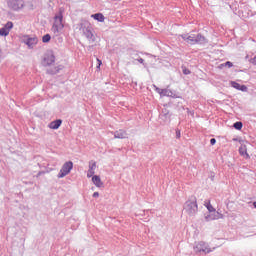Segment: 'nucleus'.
Masks as SVG:
<instances>
[{
  "label": "nucleus",
  "mask_w": 256,
  "mask_h": 256,
  "mask_svg": "<svg viewBox=\"0 0 256 256\" xmlns=\"http://www.w3.org/2000/svg\"><path fill=\"white\" fill-rule=\"evenodd\" d=\"M63 29H65V24H63V9H60L59 13L54 17L51 31L54 35H61Z\"/></svg>",
  "instance_id": "f257e3e1"
},
{
  "label": "nucleus",
  "mask_w": 256,
  "mask_h": 256,
  "mask_svg": "<svg viewBox=\"0 0 256 256\" xmlns=\"http://www.w3.org/2000/svg\"><path fill=\"white\" fill-rule=\"evenodd\" d=\"M194 250L196 253H202L203 255H207L209 253H212V251H215V248H211L207 242H199L194 247Z\"/></svg>",
  "instance_id": "f03ea898"
},
{
  "label": "nucleus",
  "mask_w": 256,
  "mask_h": 256,
  "mask_svg": "<svg viewBox=\"0 0 256 256\" xmlns=\"http://www.w3.org/2000/svg\"><path fill=\"white\" fill-rule=\"evenodd\" d=\"M185 211L190 216L197 214V211H199V208L197 206V201L194 200V201L186 202Z\"/></svg>",
  "instance_id": "7ed1b4c3"
},
{
  "label": "nucleus",
  "mask_w": 256,
  "mask_h": 256,
  "mask_svg": "<svg viewBox=\"0 0 256 256\" xmlns=\"http://www.w3.org/2000/svg\"><path fill=\"white\" fill-rule=\"evenodd\" d=\"M73 169V162L68 161L66 163H64V165L62 166L58 177L61 179L63 177H66V175H69L71 173V170Z\"/></svg>",
  "instance_id": "20e7f679"
},
{
  "label": "nucleus",
  "mask_w": 256,
  "mask_h": 256,
  "mask_svg": "<svg viewBox=\"0 0 256 256\" xmlns=\"http://www.w3.org/2000/svg\"><path fill=\"white\" fill-rule=\"evenodd\" d=\"M182 39H184V41H187L188 43H192L194 45V43H203V41H205V37L201 36V35H181Z\"/></svg>",
  "instance_id": "39448f33"
},
{
  "label": "nucleus",
  "mask_w": 256,
  "mask_h": 256,
  "mask_svg": "<svg viewBox=\"0 0 256 256\" xmlns=\"http://www.w3.org/2000/svg\"><path fill=\"white\" fill-rule=\"evenodd\" d=\"M80 30L83 31L87 39H95L93 32L91 31V24L89 22H83L81 24Z\"/></svg>",
  "instance_id": "423d86ee"
},
{
  "label": "nucleus",
  "mask_w": 256,
  "mask_h": 256,
  "mask_svg": "<svg viewBox=\"0 0 256 256\" xmlns=\"http://www.w3.org/2000/svg\"><path fill=\"white\" fill-rule=\"evenodd\" d=\"M204 206L206 209H208L209 213H215L214 217L212 219L217 220V219H223V214L216 212L215 208L213 205H211V200H206L204 202Z\"/></svg>",
  "instance_id": "0eeeda50"
},
{
  "label": "nucleus",
  "mask_w": 256,
  "mask_h": 256,
  "mask_svg": "<svg viewBox=\"0 0 256 256\" xmlns=\"http://www.w3.org/2000/svg\"><path fill=\"white\" fill-rule=\"evenodd\" d=\"M38 42H39V40L37 39V37L25 36L23 38V43H25V45H27L30 48H33L35 45H37Z\"/></svg>",
  "instance_id": "6e6552de"
},
{
  "label": "nucleus",
  "mask_w": 256,
  "mask_h": 256,
  "mask_svg": "<svg viewBox=\"0 0 256 256\" xmlns=\"http://www.w3.org/2000/svg\"><path fill=\"white\" fill-rule=\"evenodd\" d=\"M11 29H13V22H8L3 28L0 29V36L7 37Z\"/></svg>",
  "instance_id": "1a4fd4ad"
},
{
  "label": "nucleus",
  "mask_w": 256,
  "mask_h": 256,
  "mask_svg": "<svg viewBox=\"0 0 256 256\" xmlns=\"http://www.w3.org/2000/svg\"><path fill=\"white\" fill-rule=\"evenodd\" d=\"M10 7L14 11H19V9H23V0H10Z\"/></svg>",
  "instance_id": "9d476101"
},
{
  "label": "nucleus",
  "mask_w": 256,
  "mask_h": 256,
  "mask_svg": "<svg viewBox=\"0 0 256 256\" xmlns=\"http://www.w3.org/2000/svg\"><path fill=\"white\" fill-rule=\"evenodd\" d=\"M95 169H97V162L92 160L89 162V169L87 173L88 178H91L95 175Z\"/></svg>",
  "instance_id": "9b49d317"
},
{
  "label": "nucleus",
  "mask_w": 256,
  "mask_h": 256,
  "mask_svg": "<svg viewBox=\"0 0 256 256\" xmlns=\"http://www.w3.org/2000/svg\"><path fill=\"white\" fill-rule=\"evenodd\" d=\"M44 63L45 65H53L55 63V55L53 53H48L44 57Z\"/></svg>",
  "instance_id": "f8f14e48"
},
{
  "label": "nucleus",
  "mask_w": 256,
  "mask_h": 256,
  "mask_svg": "<svg viewBox=\"0 0 256 256\" xmlns=\"http://www.w3.org/2000/svg\"><path fill=\"white\" fill-rule=\"evenodd\" d=\"M230 85H231V87H233L234 89H237L238 91L247 92V86H245V85H241L235 81H231Z\"/></svg>",
  "instance_id": "ddd939ff"
},
{
  "label": "nucleus",
  "mask_w": 256,
  "mask_h": 256,
  "mask_svg": "<svg viewBox=\"0 0 256 256\" xmlns=\"http://www.w3.org/2000/svg\"><path fill=\"white\" fill-rule=\"evenodd\" d=\"M92 19H95V21H99V23L105 22V16L103 13H96L91 15Z\"/></svg>",
  "instance_id": "4468645a"
},
{
  "label": "nucleus",
  "mask_w": 256,
  "mask_h": 256,
  "mask_svg": "<svg viewBox=\"0 0 256 256\" xmlns=\"http://www.w3.org/2000/svg\"><path fill=\"white\" fill-rule=\"evenodd\" d=\"M92 182L93 184L96 186V187H103V181H101V177L97 176V175H94L92 177Z\"/></svg>",
  "instance_id": "2eb2a0df"
},
{
  "label": "nucleus",
  "mask_w": 256,
  "mask_h": 256,
  "mask_svg": "<svg viewBox=\"0 0 256 256\" xmlns=\"http://www.w3.org/2000/svg\"><path fill=\"white\" fill-rule=\"evenodd\" d=\"M61 123H63L62 120H55V121H52L48 127L49 129H59V127H61Z\"/></svg>",
  "instance_id": "dca6fc26"
},
{
  "label": "nucleus",
  "mask_w": 256,
  "mask_h": 256,
  "mask_svg": "<svg viewBox=\"0 0 256 256\" xmlns=\"http://www.w3.org/2000/svg\"><path fill=\"white\" fill-rule=\"evenodd\" d=\"M114 137L116 139H125V137H127V132L123 130H118L115 132Z\"/></svg>",
  "instance_id": "f3484780"
},
{
  "label": "nucleus",
  "mask_w": 256,
  "mask_h": 256,
  "mask_svg": "<svg viewBox=\"0 0 256 256\" xmlns=\"http://www.w3.org/2000/svg\"><path fill=\"white\" fill-rule=\"evenodd\" d=\"M157 93H159V95H162L163 97H169V95H171V91L167 90V89H159L156 88Z\"/></svg>",
  "instance_id": "a211bd4d"
},
{
  "label": "nucleus",
  "mask_w": 256,
  "mask_h": 256,
  "mask_svg": "<svg viewBox=\"0 0 256 256\" xmlns=\"http://www.w3.org/2000/svg\"><path fill=\"white\" fill-rule=\"evenodd\" d=\"M239 153H240V155H246L247 157H249V154H247V147H245V146H241L239 148Z\"/></svg>",
  "instance_id": "6ab92c4d"
},
{
  "label": "nucleus",
  "mask_w": 256,
  "mask_h": 256,
  "mask_svg": "<svg viewBox=\"0 0 256 256\" xmlns=\"http://www.w3.org/2000/svg\"><path fill=\"white\" fill-rule=\"evenodd\" d=\"M43 43H49L51 41V35L46 34L42 37Z\"/></svg>",
  "instance_id": "aec40b11"
},
{
  "label": "nucleus",
  "mask_w": 256,
  "mask_h": 256,
  "mask_svg": "<svg viewBox=\"0 0 256 256\" xmlns=\"http://www.w3.org/2000/svg\"><path fill=\"white\" fill-rule=\"evenodd\" d=\"M223 67H229V68H231V67H233V63L227 61L226 63L221 64V65L219 66L220 69H223Z\"/></svg>",
  "instance_id": "412c9836"
},
{
  "label": "nucleus",
  "mask_w": 256,
  "mask_h": 256,
  "mask_svg": "<svg viewBox=\"0 0 256 256\" xmlns=\"http://www.w3.org/2000/svg\"><path fill=\"white\" fill-rule=\"evenodd\" d=\"M234 127H235L238 131H241V129H243V123H241V122H236V123H234Z\"/></svg>",
  "instance_id": "4be33fe9"
},
{
  "label": "nucleus",
  "mask_w": 256,
  "mask_h": 256,
  "mask_svg": "<svg viewBox=\"0 0 256 256\" xmlns=\"http://www.w3.org/2000/svg\"><path fill=\"white\" fill-rule=\"evenodd\" d=\"M215 143H217V140H216L215 138H212V139L210 140V144H211V145H215Z\"/></svg>",
  "instance_id": "5701e85b"
},
{
  "label": "nucleus",
  "mask_w": 256,
  "mask_h": 256,
  "mask_svg": "<svg viewBox=\"0 0 256 256\" xmlns=\"http://www.w3.org/2000/svg\"><path fill=\"white\" fill-rule=\"evenodd\" d=\"M93 197H95V198L99 197V192H94Z\"/></svg>",
  "instance_id": "b1692460"
},
{
  "label": "nucleus",
  "mask_w": 256,
  "mask_h": 256,
  "mask_svg": "<svg viewBox=\"0 0 256 256\" xmlns=\"http://www.w3.org/2000/svg\"><path fill=\"white\" fill-rule=\"evenodd\" d=\"M138 63H141V64H143V63H144V60H143V58H139V59H138Z\"/></svg>",
  "instance_id": "393cba45"
},
{
  "label": "nucleus",
  "mask_w": 256,
  "mask_h": 256,
  "mask_svg": "<svg viewBox=\"0 0 256 256\" xmlns=\"http://www.w3.org/2000/svg\"><path fill=\"white\" fill-rule=\"evenodd\" d=\"M97 61H98V67H101V64H102L101 60L97 59Z\"/></svg>",
  "instance_id": "a878e982"
},
{
  "label": "nucleus",
  "mask_w": 256,
  "mask_h": 256,
  "mask_svg": "<svg viewBox=\"0 0 256 256\" xmlns=\"http://www.w3.org/2000/svg\"><path fill=\"white\" fill-rule=\"evenodd\" d=\"M177 137H178V139L181 137V132L180 131L177 132Z\"/></svg>",
  "instance_id": "bb28decb"
},
{
  "label": "nucleus",
  "mask_w": 256,
  "mask_h": 256,
  "mask_svg": "<svg viewBox=\"0 0 256 256\" xmlns=\"http://www.w3.org/2000/svg\"><path fill=\"white\" fill-rule=\"evenodd\" d=\"M184 73H185V75H188L189 71H187V70H184Z\"/></svg>",
  "instance_id": "cd10ccee"
},
{
  "label": "nucleus",
  "mask_w": 256,
  "mask_h": 256,
  "mask_svg": "<svg viewBox=\"0 0 256 256\" xmlns=\"http://www.w3.org/2000/svg\"><path fill=\"white\" fill-rule=\"evenodd\" d=\"M253 206H254V207H255V209H256V202H254V203H253Z\"/></svg>",
  "instance_id": "c85d7f7f"
},
{
  "label": "nucleus",
  "mask_w": 256,
  "mask_h": 256,
  "mask_svg": "<svg viewBox=\"0 0 256 256\" xmlns=\"http://www.w3.org/2000/svg\"><path fill=\"white\" fill-rule=\"evenodd\" d=\"M216 248H219V246H216Z\"/></svg>",
  "instance_id": "c756f323"
}]
</instances>
